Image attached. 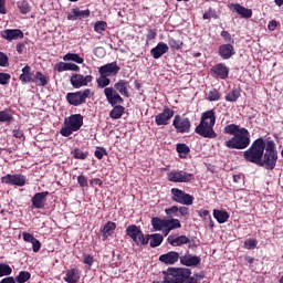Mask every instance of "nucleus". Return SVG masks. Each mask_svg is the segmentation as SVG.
Segmentation results:
<instances>
[{
    "label": "nucleus",
    "mask_w": 283,
    "mask_h": 283,
    "mask_svg": "<svg viewBox=\"0 0 283 283\" xmlns=\"http://www.w3.org/2000/svg\"><path fill=\"white\" fill-rule=\"evenodd\" d=\"M224 134L233 136L226 142L228 149H247L251 145V133L235 124H229L223 129Z\"/></svg>",
    "instance_id": "1"
},
{
    "label": "nucleus",
    "mask_w": 283,
    "mask_h": 283,
    "mask_svg": "<svg viewBox=\"0 0 283 283\" xmlns=\"http://www.w3.org/2000/svg\"><path fill=\"white\" fill-rule=\"evenodd\" d=\"M216 126V111L210 109L201 115L199 125L196 127L195 132L202 138H217L218 134L213 130Z\"/></svg>",
    "instance_id": "2"
},
{
    "label": "nucleus",
    "mask_w": 283,
    "mask_h": 283,
    "mask_svg": "<svg viewBox=\"0 0 283 283\" xmlns=\"http://www.w3.org/2000/svg\"><path fill=\"white\" fill-rule=\"evenodd\" d=\"M264 149H266V143H264L263 138H258L252 143L251 147L243 153V158L248 160V163L262 165Z\"/></svg>",
    "instance_id": "3"
},
{
    "label": "nucleus",
    "mask_w": 283,
    "mask_h": 283,
    "mask_svg": "<svg viewBox=\"0 0 283 283\" xmlns=\"http://www.w3.org/2000/svg\"><path fill=\"white\" fill-rule=\"evenodd\" d=\"M81 127H83V115L74 114L64 119V127L60 129V134L67 138V136H72L74 132H78Z\"/></svg>",
    "instance_id": "4"
},
{
    "label": "nucleus",
    "mask_w": 283,
    "mask_h": 283,
    "mask_svg": "<svg viewBox=\"0 0 283 283\" xmlns=\"http://www.w3.org/2000/svg\"><path fill=\"white\" fill-rule=\"evenodd\" d=\"M266 167V169L273 170L277 165V150L275 149V142L270 140L265 145V153H263V159H261L260 167Z\"/></svg>",
    "instance_id": "5"
},
{
    "label": "nucleus",
    "mask_w": 283,
    "mask_h": 283,
    "mask_svg": "<svg viewBox=\"0 0 283 283\" xmlns=\"http://www.w3.org/2000/svg\"><path fill=\"white\" fill-rule=\"evenodd\" d=\"M164 283H182L187 275H191V270L185 268H170L167 272H164Z\"/></svg>",
    "instance_id": "6"
},
{
    "label": "nucleus",
    "mask_w": 283,
    "mask_h": 283,
    "mask_svg": "<svg viewBox=\"0 0 283 283\" xmlns=\"http://www.w3.org/2000/svg\"><path fill=\"white\" fill-rule=\"evenodd\" d=\"M126 235H129L138 245L149 244V235L145 237L140 228L136 224H132L126 228Z\"/></svg>",
    "instance_id": "7"
},
{
    "label": "nucleus",
    "mask_w": 283,
    "mask_h": 283,
    "mask_svg": "<svg viewBox=\"0 0 283 283\" xmlns=\"http://www.w3.org/2000/svg\"><path fill=\"white\" fill-rule=\"evenodd\" d=\"M90 94H91L90 88H86L84 91H78L75 93H67L66 101L70 105H73L74 107H78V105H83V103L87 101V97L90 96Z\"/></svg>",
    "instance_id": "8"
},
{
    "label": "nucleus",
    "mask_w": 283,
    "mask_h": 283,
    "mask_svg": "<svg viewBox=\"0 0 283 283\" xmlns=\"http://www.w3.org/2000/svg\"><path fill=\"white\" fill-rule=\"evenodd\" d=\"M170 192L172 195L174 202H178L179 205H186V207L193 205V196L186 193L178 188H172Z\"/></svg>",
    "instance_id": "9"
},
{
    "label": "nucleus",
    "mask_w": 283,
    "mask_h": 283,
    "mask_svg": "<svg viewBox=\"0 0 283 283\" xmlns=\"http://www.w3.org/2000/svg\"><path fill=\"white\" fill-rule=\"evenodd\" d=\"M172 127H175L178 134H189L191 130V120L187 117L176 115L172 120Z\"/></svg>",
    "instance_id": "10"
},
{
    "label": "nucleus",
    "mask_w": 283,
    "mask_h": 283,
    "mask_svg": "<svg viewBox=\"0 0 283 283\" xmlns=\"http://www.w3.org/2000/svg\"><path fill=\"white\" fill-rule=\"evenodd\" d=\"M167 176L169 182H191V178H193L192 174L182 170H171Z\"/></svg>",
    "instance_id": "11"
},
{
    "label": "nucleus",
    "mask_w": 283,
    "mask_h": 283,
    "mask_svg": "<svg viewBox=\"0 0 283 283\" xmlns=\"http://www.w3.org/2000/svg\"><path fill=\"white\" fill-rule=\"evenodd\" d=\"M94 77L92 75H83V74H73L70 78L71 85L78 90L80 87H85L92 83Z\"/></svg>",
    "instance_id": "12"
},
{
    "label": "nucleus",
    "mask_w": 283,
    "mask_h": 283,
    "mask_svg": "<svg viewBox=\"0 0 283 283\" xmlns=\"http://www.w3.org/2000/svg\"><path fill=\"white\" fill-rule=\"evenodd\" d=\"M104 94L106 96V101L109 103V105H112V107H115V105H122L123 97L120 96V94H118L116 88L106 87L104 88Z\"/></svg>",
    "instance_id": "13"
},
{
    "label": "nucleus",
    "mask_w": 283,
    "mask_h": 283,
    "mask_svg": "<svg viewBox=\"0 0 283 283\" xmlns=\"http://www.w3.org/2000/svg\"><path fill=\"white\" fill-rule=\"evenodd\" d=\"M25 180V176L23 175H6L1 177V182H3V185H11L15 187H24Z\"/></svg>",
    "instance_id": "14"
},
{
    "label": "nucleus",
    "mask_w": 283,
    "mask_h": 283,
    "mask_svg": "<svg viewBox=\"0 0 283 283\" xmlns=\"http://www.w3.org/2000/svg\"><path fill=\"white\" fill-rule=\"evenodd\" d=\"M174 114H176V112H174V109H171L169 107H165L161 113L156 115V117H155L156 125H158V126L169 125V120H171V118H174Z\"/></svg>",
    "instance_id": "15"
},
{
    "label": "nucleus",
    "mask_w": 283,
    "mask_h": 283,
    "mask_svg": "<svg viewBox=\"0 0 283 283\" xmlns=\"http://www.w3.org/2000/svg\"><path fill=\"white\" fill-rule=\"evenodd\" d=\"M200 262H202V259H200V256L198 255L186 254L180 256V263L184 266H191L192 269H196L200 266Z\"/></svg>",
    "instance_id": "16"
},
{
    "label": "nucleus",
    "mask_w": 283,
    "mask_h": 283,
    "mask_svg": "<svg viewBox=\"0 0 283 283\" xmlns=\"http://www.w3.org/2000/svg\"><path fill=\"white\" fill-rule=\"evenodd\" d=\"M99 74L104 76H116L120 72V66L116 62L105 64L98 69Z\"/></svg>",
    "instance_id": "17"
},
{
    "label": "nucleus",
    "mask_w": 283,
    "mask_h": 283,
    "mask_svg": "<svg viewBox=\"0 0 283 283\" xmlns=\"http://www.w3.org/2000/svg\"><path fill=\"white\" fill-rule=\"evenodd\" d=\"M48 196H50V192L48 191L36 192L31 199L32 207H34V209H43L45 207Z\"/></svg>",
    "instance_id": "18"
},
{
    "label": "nucleus",
    "mask_w": 283,
    "mask_h": 283,
    "mask_svg": "<svg viewBox=\"0 0 283 283\" xmlns=\"http://www.w3.org/2000/svg\"><path fill=\"white\" fill-rule=\"evenodd\" d=\"M179 260L180 254L176 251H170L159 256V262H163V264H167L168 266L176 264Z\"/></svg>",
    "instance_id": "19"
},
{
    "label": "nucleus",
    "mask_w": 283,
    "mask_h": 283,
    "mask_svg": "<svg viewBox=\"0 0 283 283\" xmlns=\"http://www.w3.org/2000/svg\"><path fill=\"white\" fill-rule=\"evenodd\" d=\"M1 36L6 41H17V39H23V31L20 29H7L1 32Z\"/></svg>",
    "instance_id": "20"
},
{
    "label": "nucleus",
    "mask_w": 283,
    "mask_h": 283,
    "mask_svg": "<svg viewBox=\"0 0 283 283\" xmlns=\"http://www.w3.org/2000/svg\"><path fill=\"white\" fill-rule=\"evenodd\" d=\"M91 14L90 9L81 10L78 8L73 9L71 13L67 14L69 21H82V19H87Z\"/></svg>",
    "instance_id": "21"
},
{
    "label": "nucleus",
    "mask_w": 283,
    "mask_h": 283,
    "mask_svg": "<svg viewBox=\"0 0 283 283\" xmlns=\"http://www.w3.org/2000/svg\"><path fill=\"white\" fill-rule=\"evenodd\" d=\"M234 54L235 48H233L232 44H222L219 46V56L223 59V61H229Z\"/></svg>",
    "instance_id": "22"
},
{
    "label": "nucleus",
    "mask_w": 283,
    "mask_h": 283,
    "mask_svg": "<svg viewBox=\"0 0 283 283\" xmlns=\"http://www.w3.org/2000/svg\"><path fill=\"white\" fill-rule=\"evenodd\" d=\"M63 280L67 283H78V280H81V270L76 268L66 270V274Z\"/></svg>",
    "instance_id": "23"
},
{
    "label": "nucleus",
    "mask_w": 283,
    "mask_h": 283,
    "mask_svg": "<svg viewBox=\"0 0 283 283\" xmlns=\"http://www.w3.org/2000/svg\"><path fill=\"white\" fill-rule=\"evenodd\" d=\"M169 52V46L165 42H159L155 48L150 50V54L153 59H160L164 54Z\"/></svg>",
    "instance_id": "24"
},
{
    "label": "nucleus",
    "mask_w": 283,
    "mask_h": 283,
    "mask_svg": "<svg viewBox=\"0 0 283 283\" xmlns=\"http://www.w3.org/2000/svg\"><path fill=\"white\" fill-rule=\"evenodd\" d=\"M230 10L237 12V14H240L243 19H251V17H253V11L251 9L244 8L238 3L230 4Z\"/></svg>",
    "instance_id": "25"
},
{
    "label": "nucleus",
    "mask_w": 283,
    "mask_h": 283,
    "mask_svg": "<svg viewBox=\"0 0 283 283\" xmlns=\"http://www.w3.org/2000/svg\"><path fill=\"white\" fill-rule=\"evenodd\" d=\"M168 244H171V247H182V244H189V237L187 235H179V237H174L169 235L167 238Z\"/></svg>",
    "instance_id": "26"
},
{
    "label": "nucleus",
    "mask_w": 283,
    "mask_h": 283,
    "mask_svg": "<svg viewBox=\"0 0 283 283\" xmlns=\"http://www.w3.org/2000/svg\"><path fill=\"white\" fill-rule=\"evenodd\" d=\"M114 87L122 96H126V98L129 97V82L119 80L115 83Z\"/></svg>",
    "instance_id": "27"
},
{
    "label": "nucleus",
    "mask_w": 283,
    "mask_h": 283,
    "mask_svg": "<svg viewBox=\"0 0 283 283\" xmlns=\"http://www.w3.org/2000/svg\"><path fill=\"white\" fill-rule=\"evenodd\" d=\"M212 72L218 78L224 80V78H227V76H229V69L227 67V65L224 63H219V64L214 65L212 67Z\"/></svg>",
    "instance_id": "28"
},
{
    "label": "nucleus",
    "mask_w": 283,
    "mask_h": 283,
    "mask_svg": "<svg viewBox=\"0 0 283 283\" xmlns=\"http://www.w3.org/2000/svg\"><path fill=\"white\" fill-rule=\"evenodd\" d=\"M20 81H21L22 85H25V83L34 82V80L32 78V67H30L29 65H25L22 69V73L20 75Z\"/></svg>",
    "instance_id": "29"
},
{
    "label": "nucleus",
    "mask_w": 283,
    "mask_h": 283,
    "mask_svg": "<svg viewBox=\"0 0 283 283\" xmlns=\"http://www.w3.org/2000/svg\"><path fill=\"white\" fill-rule=\"evenodd\" d=\"M153 229L155 231H163L165 235V231H167V219L153 218L151 219Z\"/></svg>",
    "instance_id": "30"
},
{
    "label": "nucleus",
    "mask_w": 283,
    "mask_h": 283,
    "mask_svg": "<svg viewBox=\"0 0 283 283\" xmlns=\"http://www.w3.org/2000/svg\"><path fill=\"white\" fill-rule=\"evenodd\" d=\"M213 218L219 222V224H224L229 221L230 214L227 210H213Z\"/></svg>",
    "instance_id": "31"
},
{
    "label": "nucleus",
    "mask_w": 283,
    "mask_h": 283,
    "mask_svg": "<svg viewBox=\"0 0 283 283\" xmlns=\"http://www.w3.org/2000/svg\"><path fill=\"white\" fill-rule=\"evenodd\" d=\"M182 224H180V220L178 219H167V229L165 230V237L169 235L174 229H180Z\"/></svg>",
    "instance_id": "32"
},
{
    "label": "nucleus",
    "mask_w": 283,
    "mask_h": 283,
    "mask_svg": "<svg viewBox=\"0 0 283 283\" xmlns=\"http://www.w3.org/2000/svg\"><path fill=\"white\" fill-rule=\"evenodd\" d=\"M63 61H72L73 63H77L78 65H83L84 63V59L78 55L77 53H66L64 56H63Z\"/></svg>",
    "instance_id": "33"
},
{
    "label": "nucleus",
    "mask_w": 283,
    "mask_h": 283,
    "mask_svg": "<svg viewBox=\"0 0 283 283\" xmlns=\"http://www.w3.org/2000/svg\"><path fill=\"white\" fill-rule=\"evenodd\" d=\"M114 231H116V223L112 222V221H108L102 232H103V237L104 238H109V235H112L114 233Z\"/></svg>",
    "instance_id": "34"
},
{
    "label": "nucleus",
    "mask_w": 283,
    "mask_h": 283,
    "mask_svg": "<svg viewBox=\"0 0 283 283\" xmlns=\"http://www.w3.org/2000/svg\"><path fill=\"white\" fill-rule=\"evenodd\" d=\"M176 151L179 154L180 158H187L191 149L189 148V146H187V144H177Z\"/></svg>",
    "instance_id": "35"
},
{
    "label": "nucleus",
    "mask_w": 283,
    "mask_h": 283,
    "mask_svg": "<svg viewBox=\"0 0 283 283\" xmlns=\"http://www.w3.org/2000/svg\"><path fill=\"white\" fill-rule=\"evenodd\" d=\"M240 96H241L240 88H234L226 95V101L228 103H235V101H238V98H240Z\"/></svg>",
    "instance_id": "36"
},
{
    "label": "nucleus",
    "mask_w": 283,
    "mask_h": 283,
    "mask_svg": "<svg viewBox=\"0 0 283 283\" xmlns=\"http://www.w3.org/2000/svg\"><path fill=\"white\" fill-rule=\"evenodd\" d=\"M151 238L150 240V247L151 249H156V247H160L163 244V234H151V235H148V239Z\"/></svg>",
    "instance_id": "37"
},
{
    "label": "nucleus",
    "mask_w": 283,
    "mask_h": 283,
    "mask_svg": "<svg viewBox=\"0 0 283 283\" xmlns=\"http://www.w3.org/2000/svg\"><path fill=\"white\" fill-rule=\"evenodd\" d=\"M123 114H125V107L118 105V106H115L111 113H109V116L111 118H113L114 120H117V118H120V116H123Z\"/></svg>",
    "instance_id": "38"
},
{
    "label": "nucleus",
    "mask_w": 283,
    "mask_h": 283,
    "mask_svg": "<svg viewBox=\"0 0 283 283\" xmlns=\"http://www.w3.org/2000/svg\"><path fill=\"white\" fill-rule=\"evenodd\" d=\"M12 275V268L8 263H0V277Z\"/></svg>",
    "instance_id": "39"
},
{
    "label": "nucleus",
    "mask_w": 283,
    "mask_h": 283,
    "mask_svg": "<svg viewBox=\"0 0 283 283\" xmlns=\"http://www.w3.org/2000/svg\"><path fill=\"white\" fill-rule=\"evenodd\" d=\"M72 155L76 160H85V158L90 156V153L75 148L73 149Z\"/></svg>",
    "instance_id": "40"
},
{
    "label": "nucleus",
    "mask_w": 283,
    "mask_h": 283,
    "mask_svg": "<svg viewBox=\"0 0 283 283\" xmlns=\"http://www.w3.org/2000/svg\"><path fill=\"white\" fill-rule=\"evenodd\" d=\"M96 81H97V86L101 88L107 87V85L112 83V80H109V77L104 74H99V77Z\"/></svg>",
    "instance_id": "41"
},
{
    "label": "nucleus",
    "mask_w": 283,
    "mask_h": 283,
    "mask_svg": "<svg viewBox=\"0 0 283 283\" xmlns=\"http://www.w3.org/2000/svg\"><path fill=\"white\" fill-rule=\"evenodd\" d=\"M11 120L13 117L10 111H0V123H10Z\"/></svg>",
    "instance_id": "42"
},
{
    "label": "nucleus",
    "mask_w": 283,
    "mask_h": 283,
    "mask_svg": "<svg viewBox=\"0 0 283 283\" xmlns=\"http://www.w3.org/2000/svg\"><path fill=\"white\" fill-rule=\"evenodd\" d=\"M168 45L171 48V50H180V48H182V41L168 38Z\"/></svg>",
    "instance_id": "43"
},
{
    "label": "nucleus",
    "mask_w": 283,
    "mask_h": 283,
    "mask_svg": "<svg viewBox=\"0 0 283 283\" xmlns=\"http://www.w3.org/2000/svg\"><path fill=\"white\" fill-rule=\"evenodd\" d=\"M94 30H95V32H97V34H103V32H105V30H107V22L97 21L94 25Z\"/></svg>",
    "instance_id": "44"
},
{
    "label": "nucleus",
    "mask_w": 283,
    "mask_h": 283,
    "mask_svg": "<svg viewBox=\"0 0 283 283\" xmlns=\"http://www.w3.org/2000/svg\"><path fill=\"white\" fill-rule=\"evenodd\" d=\"M31 274L30 272L21 271L19 275L15 277V282L18 283H25L28 280H30Z\"/></svg>",
    "instance_id": "45"
},
{
    "label": "nucleus",
    "mask_w": 283,
    "mask_h": 283,
    "mask_svg": "<svg viewBox=\"0 0 283 283\" xmlns=\"http://www.w3.org/2000/svg\"><path fill=\"white\" fill-rule=\"evenodd\" d=\"M35 81H39L38 85L41 87H45V85H48V77L39 71L35 73Z\"/></svg>",
    "instance_id": "46"
},
{
    "label": "nucleus",
    "mask_w": 283,
    "mask_h": 283,
    "mask_svg": "<svg viewBox=\"0 0 283 283\" xmlns=\"http://www.w3.org/2000/svg\"><path fill=\"white\" fill-rule=\"evenodd\" d=\"M18 8L21 14H28L30 12V3H28V1H19Z\"/></svg>",
    "instance_id": "47"
},
{
    "label": "nucleus",
    "mask_w": 283,
    "mask_h": 283,
    "mask_svg": "<svg viewBox=\"0 0 283 283\" xmlns=\"http://www.w3.org/2000/svg\"><path fill=\"white\" fill-rule=\"evenodd\" d=\"M220 92H218V90H212L208 93V101H210V103H213L214 101H220Z\"/></svg>",
    "instance_id": "48"
},
{
    "label": "nucleus",
    "mask_w": 283,
    "mask_h": 283,
    "mask_svg": "<svg viewBox=\"0 0 283 283\" xmlns=\"http://www.w3.org/2000/svg\"><path fill=\"white\" fill-rule=\"evenodd\" d=\"M258 247V240L255 239H248L244 241V249L251 250Z\"/></svg>",
    "instance_id": "49"
},
{
    "label": "nucleus",
    "mask_w": 283,
    "mask_h": 283,
    "mask_svg": "<svg viewBox=\"0 0 283 283\" xmlns=\"http://www.w3.org/2000/svg\"><path fill=\"white\" fill-rule=\"evenodd\" d=\"M55 72H67V62H59L54 65Z\"/></svg>",
    "instance_id": "50"
},
{
    "label": "nucleus",
    "mask_w": 283,
    "mask_h": 283,
    "mask_svg": "<svg viewBox=\"0 0 283 283\" xmlns=\"http://www.w3.org/2000/svg\"><path fill=\"white\" fill-rule=\"evenodd\" d=\"M203 19L209 20V19H218V14H216V10L209 9L203 13Z\"/></svg>",
    "instance_id": "51"
},
{
    "label": "nucleus",
    "mask_w": 283,
    "mask_h": 283,
    "mask_svg": "<svg viewBox=\"0 0 283 283\" xmlns=\"http://www.w3.org/2000/svg\"><path fill=\"white\" fill-rule=\"evenodd\" d=\"M66 72H81V66L74 63L66 62Z\"/></svg>",
    "instance_id": "52"
},
{
    "label": "nucleus",
    "mask_w": 283,
    "mask_h": 283,
    "mask_svg": "<svg viewBox=\"0 0 283 283\" xmlns=\"http://www.w3.org/2000/svg\"><path fill=\"white\" fill-rule=\"evenodd\" d=\"M10 74L8 73H0V85H8L10 83Z\"/></svg>",
    "instance_id": "53"
},
{
    "label": "nucleus",
    "mask_w": 283,
    "mask_h": 283,
    "mask_svg": "<svg viewBox=\"0 0 283 283\" xmlns=\"http://www.w3.org/2000/svg\"><path fill=\"white\" fill-rule=\"evenodd\" d=\"M31 244L33 253H39L41 251V241H39L38 239H33V241H31Z\"/></svg>",
    "instance_id": "54"
},
{
    "label": "nucleus",
    "mask_w": 283,
    "mask_h": 283,
    "mask_svg": "<svg viewBox=\"0 0 283 283\" xmlns=\"http://www.w3.org/2000/svg\"><path fill=\"white\" fill-rule=\"evenodd\" d=\"M83 262H84V264H86V266H88V270H91L92 265L94 264V256H92L90 254H85Z\"/></svg>",
    "instance_id": "55"
},
{
    "label": "nucleus",
    "mask_w": 283,
    "mask_h": 283,
    "mask_svg": "<svg viewBox=\"0 0 283 283\" xmlns=\"http://www.w3.org/2000/svg\"><path fill=\"white\" fill-rule=\"evenodd\" d=\"M199 218H202V220H211V213L209 212V210H200L199 211Z\"/></svg>",
    "instance_id": "56"
},
{
    "label": "nucleus",
    "mask_w": 283,
    "mask_h": 283,
    "mask_svg": "<svg viewBox=\"0 0 283 283\" xmlns=\"http://www.w3.org/2000/svg\"><path fill=\"white\" fill-rule=\"evenodd\" d=\"M0 67H8V55L0 52Z\"/></svg>",
    "instance_id": "57"
},
{
    "label": "nucleus",
    "mask_w": 283,
    "mask_h": 283,
    "mask_svg": "<svg viewBox=\"0 0 283 283\" xmlns=\"http://www.w3.org/2000/svg\"><path fill=\"white\" fill-rule=\"evenodd\" d=\"M77 182H78L80 187H82V188L87 187V177L83 176V175L78 176Z\"/></svg>",
    "instance_id": "58"
},
{
    "label": "nucleus",
    "mask_w": 283,
    "mask_h": 283,
    "mask_svg": "<svg viewBox=\"0 0 283 283\" xmlns=\"http://www.w3.org/2000/svg\"><path fill=\"white\" fill-rule=\"evenodd\" d=\"M105 155H107V150H105V148H101L94 153V156L97 157L98 160H103V156Z\"/></svg>",
    "instance_id": "59"
},
{
    "label": "nucleus",
    "mask_w": 283,
    "mask_h": 283,
    "mask_svg": "<svg viewBox=\"0 0 283 283\" xmlns=\"http://www.w3.org/2000/svg\"><path fill=\"white\" fill-rule=\"evenodd\" d=\"M221 36H222V39H224V41H226L227 43H233V38H231V33H230V32H228V31H222V32H221Z\"/></svg>",
    "instance_id": "60"
},
{
    "label": "nucleus",
    "mask_w": 283,
    "mask_h": 283,
    "mask_svg": "<svg viewBox=\"0 0 283 283\" xmlns=\"http://www.w3.org/2000/svg\"><path fill=\"white\" fill-rule=\"evenodd\" d=\"M167 216H178V207L172 206L171 208H168L165 210Z\"/></svg>",
    "instance_id": "61"
},
{
    "label": "nucleus",
    "mask_w": 283,
    "mask_h": 283,
    "mask_svg": "<svg viewBox=\"0 0 283 283\" xmlns=\"http://www.w3.org/2000/svg\"><path fill=\"white\" fill-rule=\"evenodd\" d=\"M22 238L24 240V242H33V240H35L36 238H34V235H32L31 233L28 232H23L22 233Z\"/></svg>",
    "instance_id": "62"
},
{
    "label": "nucleus",
    "mask_w": 283,
    "mask_h": 283,
    "mask_svg": "<svg viewBox=\"0 0 283 283\" xmlns=\"http://www.w3.org/2000/svg\"><path fill=\"white\" fill-rule=\"evenodd\" d=\"M157 33L156 30L154 29H148V33H147V41H154V39H156Z\"/></svg>",
    "instance_id": "63"
},
{
    "label": "nucleus",
    "mask_w": 283,
    "mask_h": 283,
    "mask_svg": "<svg viewBox=\"0 0 283 283\" xmlns=\"http://www.w3.org/2000/svg\"><path fill=\"white\" fill-rule=\"evenodd\" d=\"M182 283H198V279H196V277H193V276H191V275H187V276L184 279Z\"/></svg>",
    "instance_id": "64"
}]
</instances>
